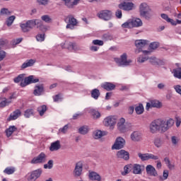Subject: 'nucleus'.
<instances>
[{
  "instance_id": "1",
  "label": "nucleus",
  "mask_w": 181,
  "mask_h": 181,
  "mask_svg": "<svg viewBox=\"0 0 181 181\" xmlns=\"http://www.w3.org/2000/svg\"><path fill=\"white\" fill-rule=\"evenodd\" d=\"M175 125V120L170 118L167 120L158 119L152 122L150 124L149 129L151 134H156L158 131L161 132H166L170 128Z\"/></svg>"
},
{
  "instance_id": "2",
  "label": "nucleus",
  "mask_w": 181,
  "mask_h": 181,
  "mask_svg": "<svg viewBox=\"0 0 181 181\" xmlns=\"http://www.w3.org/2000/svg\"><path fill=\"white\" fill-rule=\"evenodd\" d=\"M37 26V29L46 32V27L43 25L42 21L39 19L28 20L24 23H21L20 27L23 33H28L30 30H32L34 27Z\"/></svg>"
},
{
  "instance_id": "3",
  "label": "nucleus",
  "mask_w": 181,
  "mask_h": 181,
  "mask_svg": "<svg viewBox=\"0 0 181 181\" xmlns=\"http://www.w3.org/2000/svg\"><path fill=\"white\" fill-rule=\"evenodd\" d=\"M151 11V7L146 3H141L139 6L140 16L146 21H149L152 18Z\"/></svg>"
},
{
  "instance_id": "4",
  "label": "nucleus",
  "mask_w": 181,
  "mask_h": 181,
  "mask_svg": "<svg viewBox=\"0 0 181 181\" xmlns=\"http://www.w3.org/2000/svg\"><path fill=\"white\" fill-rule=\"evenodd\" d=\"M117 129L120 132H127V131H129L131 129V123L125 122V119L124 117H121L118 121H117Z\"/></svg>"
},
{
  "instance_id": "5",
  "label": "nucleus",
  "mask_w": 181,
  "mask_h": 181,
  "mask_svg": "<svg viewBox=\"0 0 181 181\" xmlns=\"http://www.w3.org/2000/svg\"><path fill=\"white\" fill-rule=\"evenodd\" d=\"M115 62L117 66H129L132 63V60L128 59L127 53H124L120 56V58H115Z\"/></svg>"
},
{
  "instance_id": "6",
  "label": "nucleus",
  "mask_w": 181,
  "mask_h": 181,
  "mask_svg": "<svg viewBox=\"0 0 181 181\" xmlns=\"http://www.w3.org/2000/svg\"><path fill=\"white\" fill-rule=\"evenodd\" d=\"M117 121L118 117L110 115L104 119L103 124L105 127H110L111 129H114Z\"/></svg>"
},
{
  "instance_id": "7",
  "label": "nucleus",
  "mask_w": 181,
  "mask_h": 181,
  "mask_svg": "<svg viewBox=\"0 0 181 181\" xmlns=\"http://www.w3.org/2000/svg\"><path fill=\"white\" fill-rule=\"evenodd\" d=\"M43 170L42 168L37 169L35 170L31 171L30 173H28V175H27V180L28 181H36L40 176L42 175Z\"/></svg>"
},
{
  "instance_id": "8",
  "label": "nucleus",
  "mask_w": 181,
  "mask_h": 181,
  "mask_svg": "<svg viewBox=\"0 0 181 181\" xmlns=\"http://www.w3.org/2000/svg\"><path fill=\"white\" fill-rule=\"evenodd\" d=\"M139 26H142V21L140 18H136L122 25V28H139Z\"/></svg>"
},
{
  "instance_id": "9",
  "label": "nucleus",
  "mask_w": 181,
  "mask_h": 181,
  "mask_svg": "<svg viewBox=\"0 0 181 181\" xmlns=\"http://www.w3.org/2000/svg\"><path fill=\"white\" fill-rule=\"evenodd\" d=\"M64 22L67 23L66 29H74V26L77 25V19L74 18L71 15L65 17Z\"/></svg>"
},
{
  "instance_id": "10",
  "label": "nucleus",
  "mask_w": 181,
  "mask_h": 181,
  "mask_svg": "<svg viewBox=\"0 0 181 181\" xmlns=\"http://www.w3.org/2000/svg\"><path fill=\"white\" fill-rule=\"evenodd\" d=\"M97 16L103 21H110L112 16V12L110 10H103L98 13Z\"/></svg>"
},
{
  "instance_id": "11",
  "label": "nucleus",
  "mask_w": 181,
  "mask_h": 181,
  "mask_svg": "<svg viewBox=\"0 0 181 181\" xmlns=\"http://www.w3.org/2000/svg\"><path fill=\"white\" fill-rule=\"evenodd\" d=\"M138 156L143 162L145 160H149V159H153V160H158V159H159V156H155L152 153H139Z\"/></svg>"
},
{
  "instance_id": "12",
  "label": "nucleus",
  "mask_w": 181,
  "mask_h": 181,
  "mask_svg": "<svg viewBox=\"0 0 181 181\" xmlns=\"http://www.w3.org/2000/svg\"><path fill=\"white\" fill-rule=\"evenodd\" d=\"M148 45V41L146 40H136L135 41V46L137 49L135 50V53L138 54V53H141V52H144L142 50V47H145V46Z\"/></svg>"
},
{
  "instance_id": "13",
  "label": "nucleus",
  "mask_w": 181,
  "mask_h": 181,
  "mask_svg": "<svg viewBox=\"0 0 181 181\" xmlns=\"http://www.w3.org/2000/svg\"><path fill=\"white\" fill-rule=\"evenodd\" d=\"M35 83H39V78L35 77V76H29L25 78L24 81L21 83V87H25V86Z\"/></svg>"
},
{
  "instance_id": "14",
  "label": "nucleus",
  "mask_w": 181,
  "mask_h": 181,
  "mask_svg": "<svg viewBox=\"0 0 181 181\" xmlns=\"http://www.w3.org/2000/svg\"><path fill=\"white\" fill-rule=\"evenodd\" d=\"M119 9L123 11H132L135 9V4L132 2H122L118 5Z\"/></svg>"
},
{
  "instance_id": "15",
  "label": "nucleus",
  "mask_w": 181,
  "mask_h": 181,
  "mask_svg": "<svg viewBox=\"0 0 181 181\" xmlns=\"http://www.w3.org/2000/svg\"><path fill=\"white\" fill-rule=\"evenodd\" d=\"M46 158L47 156L45 153H40L37 157H35L30 162L33 165H36L37 163H45L46 162Z\"/></svg>"
},
{
  "instance_id": "16",
  "label": "nucleus",
  "mask_w": 181,
  "mask_h": 181,
  "mask_svg": "<svg viewBox=\"0 0 181 181\" xmlns=\"http://www.w3.org/2000/svg\"><path fill=\"white\" fill-rule=\"evenodd\" d=\"M125 146V139L122 137H117L116 139L115 143L112 146V149H122Z\"/></svg>"
},
{
  "instance_id": "17",
  "label": "nucleus",
  "mask_w": 181,
  "mask_h": 181,
  "mask_svg": "<svg viewBox=\"0 0 181 181\" xmlns=\"http://www.w3.org/2000/svg\"><path fill=\"white\" fill-rule=\"evenodd\" d=\"M143 55H140L137 58L138 63H145L147 60H149V57H148V54H151L152 53V51L151 50H144L142 51Z\"/></svg>"
},
{
  "instance_id": "18",
  "label": "nucleus",
  "mask_w": 181,
  "mask_h": 181,
  "mask_svg": "<svg viewBox=\"0 0 181 181\" xmlns=\"http://www.w3.org/2000/svg\"><path fill=\"white\" fill-rule=\"evenodd\" d=\"M145 170V165H141L139 164L132 165V170L134 175H142V171Z\"/></svg>"
},
{
  "instance_id": "19",
  "label": "nucleus",
  "mask_w": 181,
  "mask_h": 181,
  "mask_svg": "<svg viewBox=\"0 0 181 181\" xmlns=\"http://www.w3.org/2000/svg\"><path fill=\"white\" fill-rule=\"evenodd\" d=\"M162 107V103L158 100H151L150 103H146V110H149V108H160Z\"/></svg>"
},
{
  "instance_id": "20",
  "label": "nucleus",
  "mask_w": 181,
  "mask_h": 181,
  "mask_svg": "<svg viewBox=\"0 0 181 181\" xmlns=\"http://www.w3.org/2000/svg\"><path fill=\"white\" fill-rule=\"evenodd\" d=\"M81 172H83V163L78 162L76 164L74 175L76 177H78V176H81Z\"/></svg>"
},
{
  "instance_id": "21",
  "label": "nucleus",
  "mask_w": 181,
  "mask_h": 181,
  "mask_svg": "<svg viewBox=\"0 0 181 181\" xmlns=\"http://www.w3.org/2000/svg\"><path fill=\"white\" fill-rule=\"evenodd\" d=\"M45 91V87L43 86V84H37L35 86V89L33 91L34 95H42Z\"/></svg>"
},
{
  "instance_id": "22",
  "label": "nucleus",
  "mask_w": 181,
  "mask_h": 181,
  "mask_svg": "<svg viewBox=\"0 0 181 181\" xmlns=\"http://www.w3.org/2000/svg\"><path fill=\"white\" fill-rule=\"evenodd\" d=\"M146 171L147 175H148V176H154V177L158 176V172L152 165H148L146 167Z\"/></svg>"
},
{
  "instance_id": "23",
  "label": "nucleus",
  "mask_w": 181,
  "mask_h": 181,
  "mask_svg": "<svg viewBox=\"0 0 181 181\" xmlns=\"http://www.w3.org/2000/svg\"><path fill=\"white\" fill-rule=\"evenodd\" d=\"M131 139L134 142H139L142 141V133L139 132H134L131 134Z\"/></svg>"
},
{
  "instance_id": "24",
  "label": "nucleus",
  "mask_w": 181,
  "mask_h": 181,
  "mask_svg": "<svg viewBox=\"0 0 181 181\" xmlns=\"http://www.w3.org/2000/svg\"><path fill=\"white\" fill-rule=\"evenodd\" d=\"M117 158L120 159H124V160H128L129 159V153L125 150H120L117 153Z\"/></svg>"
},
{
  "instance_id": "25",
  "label": "nucleus",
  "mask_w": 181,
  "mask_h": 181,
  "mask_svg": "<svg viewBox=\"0 0 181 181\" xmlns=\"http://www.w3.org/2000/svg\"><path fill=\"white\" fill-rule=\"evenodd\" d=\"M60 148H62V144H60V141L57 140L51 144L49 151H51V152H54V151H59Z\"/></svg>"
},
{
  "instance_id": "26",
  "label": "nucleus",
  "mask_w": 181,
  "mask_h": 181,
  "mask_svg": "<svg viewBox=\"0 0 181 181\" xmlns=\"http://www.w3.org/2000/svg\"><path fill=\"white\" fill-rule=\"evenodd\" d=\"M35 63H36L35 59H28L25 62H24L21 65V70H25V69H28V67H32L35 65Z\"/></svg>"
},
{
  "instance_id": "27",
  "label": "nucleus",
  "mask_w": 181,
  "mask_h": 181,
  "mask_svg": "<svg viewBox=\"0 0 181 181\" xmlns=\"http://www.w3.org/2000/svg\"><path fill=\"white\" fill-rule=\"evenodd\" d=\"M20 110H15L12 114L10 115L9 117L7 119V121H12L13 119H18L21 115Z\"/></svg>"
},
{
  "instance_id": "28",
  "label": "nucleus",
  "mask_w": 181,
  "mask_h": 181,
  "mask_svg": "<svg viewBox=\"0 0 181 181\" xmlns=\"http://www.w3.org/2000/svg\"><path fill=\"white\" fill-rule=\"evenodd\" d=\"M102 87L107 91H112V90L115 88V85L110 82H105V83L102 84Z\"/></svg>"
},
{
  "instance_id": "29",
  "label": "nucleus",
  "mask_w": 181,
  "mask_h": 181,
  "mask_svg": "<svg viewBox=\"0 0 181 181\" xmlns=\"http://www.w3.org/2000/svg\"><path fill=\"white\" fill-rule=\"evenodd\" d=\"M89 179L90 180L101 181V176L95 172L89 173Z\"/></svg>"
},
{
  "instance_id": "30",
  "label": "nucleus",
  "mask_w": 181,
  "mask_h": 181,
  "mask_svg": "<svg viewBox=\"0 0 181 181\" xmlns=\"http://www.w3.org/2000/svg\"><path fill=\"white\" fill-rule=\"evenodd\" d=\"M105 135H107V132L97 130L93 132V137L95 139H100V138H103V136H105Z\"/></svg>"
},
{
  "instance_id": "31",
  "label": "nucleus",
  "mask_w": 181,
  "mask_h": 181,
  "mask_svg": "<svg viewBox=\"0 0 181 181\" xmlns=\"http://www.w3.org/2000/svg\"><path fill=\"white\" fill-rule=\"evenodd\" d=\"M12 103V100H8L6 98H0V107L4 108V107H6V105H9Z\"/></svg>"
},
{
  "instance_id": "32",
  "label": "nucleus",
  "mask_w": 181,
  "mask_h": 181,
  "mask_svg": "<svg viewBox=\"0 0 181 181\" xmlns=\"http://www.w3.org/2000/svg\"><path fill=\"white\" fill-rule=\"evenodd\" d=\"M132 170V164H128L124 167V171L122 172V176H127Z\"/></svg>"
},
{
  "instance_id": "33",
  "label": "nucleus",
  "mask_w": 181,
  "mask_h": 181,
  "mask_svg": "<svg viewBox=\"0 0 181 181\" xmlns=\"http://www.w3.org/2000/svg\"><path fill=\"white\" fill-rule=\"evenodd\" d=\"M100 95H101L100 90L95 88L91 90V97L92 98H94V100H98V97H100Z\"/></svg>"
},
{
  "instance_id": "34",
  "label": "nucleus",
  "mask_w": 181,
  "mask_h": 181,
  "mask_svg": "<svg viewBox=\"0 0 181 181\" xmlns=\"http://www.w3.org/2000/svg\"><path fill=\"white\" fill-rule=\"evenodd\" d=\"M90 114L92 117H93L94 119H98L101 117V113L98 112V110H96L95 109H91L90 110Z\"/></svg>"
},
{
  "instance_id": "35",
  "label": "nucleus",
  "mask_w": 181,
  "mask_h": 181,
  "mask_svg": "<svg viewBox=\"0 0 181 181\" xmlns=\"http://www.w3.org/2000/svg\"><path fill=\"white\" fill-rule=\"evenodd\" d=\"M149 63L153 64V66H158L160 63V60L158 59L156 57H151L148 58Z\"/></svg>"
},
{
  "instance_id": "36",
  "label": "nucleus",
  "mask_w": 181,
  "mask_h": 181,
  "mask_svg": "<svg viewBox=\"0 0 181 181\" xmlns=\"http://www.w3.org/2000/svg\"><path fill=\"white\" fill-rule=\"evenodd\" d=\"M16 127L15 126H11L8 129L6 130V136L9 138L15 131H16Z\"/></svg>"
},
{
  "instance_id": "37",
  "label": "nucleus",
  "mask_w": 181,
  "mask_h": 181,
  "mask_svg": "<svg viewBox=\"0 0 181 181\" xmlns=\"http://www.w3.org/2000/svg\"><path fill=\"white\" fill-rule=\"evenodd\" d=\"M37 111H38L40 117H43L45 111H47V107H46V105H43L42 106L38 107Z\"/></svg>"
},
{
  "instance_id": "38",
  "label": "nucleus",
  "mask_w": 181,
  "mask_h": 181,
  "mask_svg": "<svg viewBox=\"0 0 181 181\" xmlns=\"http://www.w3.org/2000/svg\"><path fill=\"white\" fill-rule=\"evenodd\" d=\"M135 111L138 115H141V114L144 113V105H142V104H139V106L136 107Z\"/></svg>"
},
{
  "instance_id": "39",
  "label": "nucleus",
  "mask_w": 181,
  "mask_h": 181,
  "mask_svg": "<svg viewBox=\"0 0 181 181\" xmlns=\"http://www.w3.org/2000/svg\"><path fill=\"white\" fill-rule=\"evenodd\" d=\"M15 16H11L8 17L6 21V24L7 25V26H11L13 23V21H15Z\"/></svg>"
},
{
  "instance_id": "40",
  "label": "nucleus",
  "mask_w": 181,
  "mask_h": 181,
  "mask_svg": "<svg viewBox=\"0 0 181 181\" xmlns=\"http://www.w3.org/2000/svg\"><path fill=\"white\" fill-rule=\"evenodd\" d=\"M79 134H81V135H86L88 132V129L87 128V126H83L79 128L78 129Z\"/></svg>"
},
{
  "instance_id": "41",
  "label": "nucleus",
  "mask_w": 181,
  "mask_h": 181,
  "mask_svg": "<svg viewBox=\"0 0 181 181\" xmlns=\"http://www.w3.org/2000/svg\"><path fill=\"white\" fill-rule=\"evenodd\" d=\"M174 77H176L177 78H181V68L174 69Z\"/></svg>"
},
{
  "instance_id": "42",
  "label": "nucleus",
  "mask_w": 181,
  "mask_h": 181,
  "mask_svg": "<svg viewBox=\"0 0 181 181\" xmlns=\"http://www.w3.org/2000/svg\"><path fill=\"white\" fill-rule=\"evenodd\" d=\"M163 144V141L159 138L156 139L154 141V144L156 146V148H160Z\"/></svg>"
},
{
  "instance_id": "43",
  "label": "nucleus",
  "mask_w": 181,
  "mask_h": 181,
  "mask_svg": "<svg viewBox=\"0 0 181 181\" xmlns=\"http://www.w3.org/2000/svg\"><path fill=\"white\" fill-rule=\"evenodd\" d=\"M42 21L46 22V23H50L52 22V18L49 15H44L41 17Z\"/></svg>"
},
{
  "instance_id": "44",
  "label": "nucleus",
  "mask_w": 181,
  "mask_h": 181,
  "mask_svg": "<svg viewBox=\"0 0 181 181\" xmlns=\"http://www.w3.org/2000/svg\"><path fill=\"white\" fill-rule=\"evenodd\" d=\"M32 115H33V110L32 109H28L25 111L24 116L25 118H29Z\"/></svg>"
},
{
  "instance_id": "45",
  "label": "nucleus",
  "mask_w": 181,
  "mask_h": 181,
  "mask_svg": "<svg viewBox=\"0 0 181 181\" xmlns=\"http://www.w3.org/2000/svg\"><path fill=\"white\" fill-rule=\"evenodd\" d=\"M53 168V160H49L47 164L44 165V169H52Z\"/></svg>"
},
{
  "instance_id": "46",
  "label": "nucleus",
  "mask_w": 181,
  "mask_h": 181,
  "mask_svg": "<svg viewBox=\"0 0 181 181\" xmlns=\"http://www.w3.org/2000/svg\"><path fill=\"white\" fill-rule=\"evenodd\" d=\"M149 47L151 50H156L159 47V43L155 42H151L149 45Z\"/></svg>"
},
{
  "instance_id": "47",
  "label": "nucleus",
  "mask_w": 181,
  "mask_h": 181,
  "mask_svg": "<svg viewBox=\"0 0 181 181\" xmlns=\"http://www.w3.org/2000/svg\"><path fill=\"white\" fill-rule=\"evenodd\" d=\"M168 177H169V171H168V170H165L163 171V177L162 176L160 177V180H166V179H168Z\"/></svg>"
},
{
  "instance_id": "48",
  "label": "nucleus",
  "mask_w": 181,
  "mask_h": 181,
  "mask_svg": "<svg viewBox=\"0 0 181 181\" xmlns=\"http://www.w3.org/2000/svg\"><path fill=\"white\" fill-rule=\"evenodd\" d=\"M15 173V168H7L4 170V173L6 175H12Z\"/></svg>"
},
{
  "instance_id": "49",
  "label": "nucleus",
  "mask_w": 181,
  "mask_h": 181,
  "mask_svg": "<svg viewBox=\"0 0 181 181\" xmlns=\"http://www.w3.org/2000/svg\"><path fill=\"white\" fill-rule=\"evenodd\" d=\"M93 44L96 46H103L104 45V41L100 40H95L93 41Z\"/></svg>"
},
{
  "instance_id": "50",
  "label": "nucleus",
  "mask_w": 181,
  "mask_h": 181,
  "mask_svg": "<svg viewBox=\"0 0 181 181\" xmlns=\"http://www.w3.org/2000/svg\"><path fill=\"white\" fill-rule=\"evenodd\" d=\"M37 42H43L45 40V34H38L36 36Z\"/></svg>"
},
{
  "instance_id": "51",
  "label": "nucleus",
  "mask_w": 181,
  "mask_h": 181,
  "mask_svg": "<svg viewBox=\"0 0 181 181\" xmlns=\"http://www.w3.org/2000/svg\"><path fill=\"white\" fill-rule=\"evenodd\" d=\"M64 2L65 6H67L69 8H71V1L73 0H61Z\"/></svg>"
},
{
  "instance_id": "52",
  "label": "nucleus",
  "mask_w": 181,
  "mask_h": 181,
  "mask_svg": "<svg viewBox=\"0 0 181 181\" xmlns=\"http://www.w3.org/2000/svg\"><path fill=\"white\" fill-rule=\"evenodd\" d=\"M23 80V74L18 75L16 78H14V83H20Z\"/></svg>"
},
{
  "instance_id": "53",
  "label": "nucleus",
  "mask_w": 181,
  "mask_h": 181,
  "mask_svg": "<svg viewBox=\"0 0 181 181\" xmlns=\"http://www.w3.org/2000/svg\"><path fill=\"white\" fill-rule=\"evenodd\" d=\"M22 40H23V38H17L16 40H13L12 41L13 46H16V45H19V43H21V42H22Z\"/></svg>"
},
{
  "instance_id": "54",
  "label": "nucleus",
  "mask_w": 181,
  "mask_h": 181,
  "mask_svg": "<svg viewBox=\"0 0 181 181\" xmlns=\"http://www.w3.org/2000/svg\"><path fill=\"white\" fill-rule=\"evenodd\" d=\"M68 129H69V125L66 124L64 127L59 129V132H62V134H66Z\"/></svg>"
},
{
  "instance_id": "55",
  "label": "nucleus",
  "mask_w": 181,
  "mask_h": 181,
  "mask_svg": "<svg viewBox=\"0 0 181 181\" xmlns=\"http://www.w3.org/2000/svg\"><path fill=\"white\" fill-rule=\"evenodd\" d=\"M68 49L69 50H76V43L69 42Z\"/></svg>"
},
{
  "instance_id": "56",
  "label": "nucleus",
  "mask_w": 181,
  "mask_h": 181,
  "mask_svg": "<svg viewBox=\"0 0 181 181\" xmlns=\"http://www.w3.org/2000/svg\"><path fill=\"white\" fill-rule=\"evenodd\" d=\"M5 57H6V52L2 50L0 51V62H2Z\"/></svg>"
},
{
  "instance_id": "57",
  "label": "nucleus",
  "mask_w": 181,
  "mask_h": 181,
  "mask_svg": "<svg viewBox=\"0 0 181 181\" xmlns=\"http://www.w3.org/2000/svg\"><path fill=\"white\" fill-rule=\"evenodd\" d=\"M171 142L174 145H177V142H179V140H177V137L173 136L171 137Z\"/></svg>"
},
{
  "instance_id": "58",
  "label": "nucleus",
  "mask_w": 181,
  "mask_h": 181,
  "mask_svg": "<svg viewBox=\"0 0 181 181\" xmlns=\"http://www.w3.org/2000/svg\"><path fill=\"white\" fill-rule=\"evenodd\" d=\"M40 5L46 6L49 4V0H37Z\"/></svg>"
},
{
  "instance_id": "59",
  "label": "nucleus",
  "mask_w": 181,
  "mask_h": 181,
  "mask_svg": "<svg viewBox=\"0 0 181 181\" xmlns=\"http://www.w3.org/2000/svg\"><path fill=\"white\" fill-rule=\"evenodd\" d=\"M115 15L118 18V19H121V18H122V11L121 10L118 9L115 12Z\"/></svg>"
},
{
  "instance_id": "60",
  "label": "nucleus",
  "mask_w": 181,
  "mask_h": 181,
  "mask_svg": "<svg viewBox=\"0 0 181 181\" xmlns=\"http://www.w3.org/2000/svg\"><path fill=\"white\" fill-rule=\"evenodd\" d=\"M0 13L1 15H8V13H9V10H8V8H3L0 11Z\"/></svg>"
},
{
  "instance_id": "61",
  "label": "nucleus",
  "mask_w": 181,
  "mask_h": 181,
  "mask_svg": "<svg viewBox=\"0 0 181 181\" xmlns=\"http://www.w3.org/2000/svg\"><path fill=\"white\" fill-rule=\"evenodd\" d=\"M174 88H175L176 93H177L178 94H180V95H181V86L176 85L175 86H174Z\"/></svg>"
},
{
  "instance_id": "62",
  "label": "nucleus",
  "mask_w": 181,
  "mask_h": 181,
  "mask_svg": "<svg viewBox=\"0 0 181 181\" xmlns=\"http://www.w3.org/2000/svg\"><path fill=\"white\" fill-rule=\"evenodd\" d=\"M160 16L163 19H164V21H166V22H168L169 19H170L168 14L162 13Z\"/></svg>"
},
{
  "instance_id": "63",
  "label": "nucleus",
  "mask_w": 181,
  "mask_h": 181,
  "mask_svg": "<svg viewBox=\"0 0 181 181\" xmlns=\"http://www.w3.org/2000/svg\"><path fill=\"white\" fill-rule=\"evenodd\" d=\"M15 98H16V93H13L11 94V95L8 98V100H7V101H11V100H15Z\"/></svg>"
},
{
  "instance_id": "64",
  "label": "nucleus",
  "mask_w": 181,
  "mask_h": 181,
  "mask_svg": "<svg viewBox=\"0 0 181 181\" xmlns=\"http://www.w3.org/2000/svg\"><path fill=\"white\" fill-rule=\"evenodd\" d=\"M78 2H80V0H74V1H71V8L77 5Z\"/></svg>"
}]
</instances>
